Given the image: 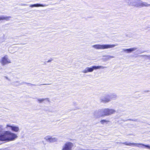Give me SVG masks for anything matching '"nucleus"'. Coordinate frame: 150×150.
Segmentation results:
<instances>
[{
	"label": "nucleus",
	"mask_w": 150,
	"mask_h": 150,
	"mask_svg": "<svg viewBox=\"0 0 150 150\" xmlns=\"http://www.w3.org/2000/svg\"><path fill=\"white\" fill-rule=\"evenodd\" d=\"M48 5H46V4H31L30 5V7H38L40 6L41 7H45L47 6Z\"/></svg>",
	"instance_id": "obj_12"
},
{
	"label": "nucleus",
	"mask_w": 150,
	"mask_h": 150,
	"mask_svg": "<svg viewBox=\"0 0 150 150\" xmlns=\"http://www.w3.org/2000/svg\"><path fill=\"white\" fill-rule=\"evenodd\" d=\"M148 59L150 60V55H149V56H148Z\"/></svg>",
	"instance_id": "obj_31"
},
{
	"label": "nucleus",
	"mask_w": 150,
	"mask_h": 150,
	"mask_svg": "<svg viewBox=\"0 0 150 150\" xmlns=\"http://www.w3.org/2000/svg\"><path fill=\"white\" fill-rule=\"evenodd\" d=\"M141 56L144 57V58L146 59H148V56H149V55H142Z\"/></svg>",
	"instance_id": "obj_26"
},
{
	"label": "nucleus",
	"mask_w": 150,
	"mask_h": 150,
	"mask_svg": "<svg viewBox=\"0 0 150 150\" xmlns=\"http://www.w3.org/2000/svg\"><path fill=\"white\" fill-rule=\"evenodd\" d=\"M110 100L112 99H115L116 98L117 95L115 93H111L108 95Z\"/></svg>",
	"instance_id": "obj_15"
},
{
	"label": "nucleus",
	"mask_w": 150,
	"mask_h": 150,
	"mask_svg": "<svg viewBox=\"0 0 150 150\" xmlns=\"http://www.w3.org/2000/svg\"><path fill=\"white\" fill-rule=\"evenodd\" d=\"M137 49V47H132L128 49H123L122 50L124 52H126L127 53H131L133 51H135Z\"/></svg>",
	"instance_id": "obj_11"
},
{
	"label": "nucleus",
	"mask_w": 150,
	"mask_h": 150,
	"mask_svg": "<svg viewBox=\"0 0 150 150\" xmlns=\"http://www.w3.org/2000/svg\"><path fill=\"white\" fill-rule=\"evenodd\" d=\"M102 110H99L98 111H96L94 113V116L96 118H99L100 117L103 116Z\"/></svg>",
	"instance_id": "obj_7"
},
{
	"label": "nucleus",
	"mask_w": 150,
	"mask_h": 150,
	"mask_svg": "<svg viewBox=\"0 0 150 150\" xmlns=\"http://www.w3.org/2000/svg\"><path fill=\"white\" fill-rule=\"evenodd\" d=\"M11 18V17L10 16H0V21L1 20H6V21H8L9 18Z\"/></svg>",
	"instance_id": "obj_14"
},
{
	"label": "nucleus",
	"mask_w": 150,
	"mask_h": 150,
	"mask_svg": "<svg viewBox=\"0 0 150 150\" xmlns=\"http://www.w3.org/2000/svg\"><path fill=\"white\" fill-rule=\"evenodd\" d=\"M24 84H29V85H33V86H35V84H31V83H26V82H22L21 83H19V85H20H20H22Z\"/></svg>",
	"instance_id": "obj_22"
},
{
	"label": "nucleus",
	"mask_w": 150,
	"mask_h": 150,
	"mask_svg": "<svg viewBox=\"0 0 150 150\" xmlns=\"http://www.w3.org/2000/svg\"><path fill=\"white\" fill-rule=\"evenodd\" d=\"M2 126L1 125H0V134L2 132L3 130Z\"/></svg>",
	"instance_id": "obj_27"
},
{
	"label": "nucleus",
	"mask_w": 150,
	"mask_h": 150,
	"mask_svg": "<svg viewBox=\"0 0 150 150\" xmlns=\"http://www.w3.org/2000/svg\"><path fill=\"white\" fill-rule=\"evenodd\" d=\"M122 143V144H125L126 145H128V146H131V143H128L127 142H123V143Z\"/></svg>",
	"instance_id": "obj_24"
},
{
	"label": "nucleus",
	"mask_w": 150,
	"mask_h": 150,
	"mask_svg": "<svg viewBox=\"0 0 150 150\" xmlns=\"http://www.w3.org/2000/svg\"><path fill=\"white\" fill-rule=\"evenodd\" d=\"M7 127H10L11 128V129L12 131L16 132H17L19 130V128L18 127H17L13 126H12L9 125H7Z\"/></svg>",
	"instance_id": "obj_13"
},
{
	"label": "nucleus",
	"mask_w": 150,
	"mask_h": 150,
	"mask_svg": "<svg viewBox=\"0 0 150 150\" xmlns=\"http://www.w3.org/2000/svg\"><path fill=\"white\" fill-rule=\"evenodd\" d=\"M5 78L6 79L8 80L9 81H11V80L10 79H9L7 76H4Z\"/></svg>",
	"instance_id": "obj_29"
},
{
	"label": "nucleus",
	"mask_w": 150,
	"mask_h": 150,
	"mask_svg": "<svg viewBox=\"0 0 150 150\" xmlns=\"http://www.w3.org/2000/svg\"><path fill=\"white\" fill-rule=\"evenodd\" d=\"M106 57L105 58V59L106 60H108L110 59L111 58H114V57L113 56H110L109 55H107L106 56H105Z\"/></svg>",
	"instance_id": "obj_19"
},
{
	"label": "nucleus",
	"mask_w": 150,
	"mask_h": 150,
	"mask_svg": "<svg viewBox=\"0 0 150 150\" xmlns=\"http://www.w3.org/2000/svg\"><path fill=\"white\" fill-rule=\"evenodd\" d=\"M17 137L16 134L9 131H5L0 135V140L10 141L14 140Z\"/></svg>",
	"instance_id": "obj_1"
},
{
	"label": "nucleus",
	"mask_w": 150,
	"mask_h": 150,
	"mask_svg": "<svg viewBox=\"0 0 150 150\" xmlns=\"http://www.w3.org/2000/svg\"><path fill=\"white\" fill-rule=\"evenodd\" d=\"M38 101L39 103H41L45 100H47L48 101H49L48 98H43L42 99L37 98Z\"/></svg>",
	"instance_id": "obj_16"
},
{
	"label": "nucleus",
	"mask_w": 150,
	"mask_h": 150,
	"mask_svg": "<svg viewBox=\"0 0 150 150\" xmlns=\"http://www.w3.org/2000/svg\"><path fill=\"white\" fill-rule=\"evenodd\" d=\"M18 83L19 82L18 81H15L13 83H11L12 84V85H14L16 86H20L19 83H18V84H16V83Z\"/></svg>",
	"instance_id": "obj_23"
},
{
	"label": "nucleus",
	"mask_w": 150,
	"mask_h": 150,
	"mask_svg": "<svg viewBox=\"0 0 150 150\" xmlns=\"http://www.w3.org/2000/svg\"><path fill=\"white\" fill-rule=\"evenodd\" d=\"M138 0H131V3L132 4V5L134 6L137 2Z\"/></svg>",
	"instance_id": "obj_20"
},
{
	"label": "nucleus",
	"mask_w": 150,
	"mask_h": 150,
	"mask_svg": "<svg viewBox=\"0 0 150 150\" xmlns=\"http://www.w3.org/2000/svg\"><path fill=\"white\" fill-rule=\"evenodd\" d=\"M47 84H42V85H46ZM42 84H40V85H42Z\"/></svg>",
	"instance_id": "obj_33"
},
{
	"label": "nucleus",
	"mask_w": 150,
	"mask_h": 150,
	"mask_svg": "<svg viewBox=\"0 0 150 150\" xmlns=\"http://www.w3.org/2000/svg\"><path fill=\"white\" fill-rule=\"evenodd\" d=\"M57 139L56 138H52L51 137L50 142H54L57 141Z\"/></svg>",
	"instance_id": "obj_18"
},
{
	"label": "nucleus",
	"mask_w": 150,
	"mask_h": 150,
	"mask_svg": "<svg viewBox=\"0 0 150 150\" xmlns=\"http://www.w3.org/2000/svg\"><path fill=\"white\" fill-rule=\"evenodd\" d=\"M107 68V67H103V66H93V68H94V69H103L104 68Z\"/></svg>",
	"instance_id": "obj_17"
},
{
	"label": "nucleus",
	"mask_w": 150,
	"mask_h": 150,
	"mask_svg": "<svg viewBox=\"0 0 150 150\" xmlns=\"http://www.w3.org/2000/svg\"><path fill=\"white\" fill-rule=\"evenodd\" d=\"M108 122V121L106 120H101L100 121V122L102 124H103L105 123L106 122Z\"/></svg>",
	"instance_id": "obj_25"
},
{
	"label": "nucleus",
	"mask_w": 150,
	"mask_h": 150,
	"mask_svg": "<svg viewBox=\"0 0 150 150\" xmlns=\"http://www.w3.org/2000/svg\"><path fill=\"white\" fill-rule=\"evenodd\" d=\"M144 92H149V90H147V91H145Z\"/></svg>",
	"instance_id": "obj_32"
},
{
	"label": "nucleus",
	"mask_w": 150,
	"mask_h": 150,
	"mask_svg": "<svg viewBox=\"0 0 150 150\" xmlns=\"http://www.w3.org/2000/svg\"><path fill=\"white\" fill-rule=\"evenodd\" d=\"M0 63L2 66H4L5 65L11 63V62L8 58V56L6 55L1 58L0 61Z\"/></svg>",
	"instance_id": "obj_3"
},
{
	"label": "nucleus",
	"mask_w": 150,
	"mask_h": 150,
	"mask_svg": "<svg viewBox=\"0 0 150 150\" xmlns=\"http://www.w3.org/2000/svg\"><path fill=\"white\" fill-rule=\"evenodd\" d=\"M117 45L118 44H117L114 45L105 44L101 45L98 44L93 45L92 47L96 49L104 50L108 48H112Z\"/></svg>",
	"instance_id": "obj_2"
},
{
	"label": "nucleus",
	"mask_w": 150,
	"mask_h": 150,
	"mask_svg": "<svg viewBox=\"0 0 150 150\" xmlns=\"http://www.w3.org/2000/svg\"><path fill=\"white\" fill-rule=\"evenodd\" d=\"M21 5L22 6H27L28 4H21Z\"/></svg>",
	"instance_id": "obj_28"
},
{
	"label": "nucleus",
	"mask_w": 150,
	"mask_h": 150,
	"mask_svg": "<svg viewBox=\"0 0 150 150\" xmlns=\"http://www.w3.org/2000/svg\"><path fill=\"white\" fill-rule=\"evenodd\" d=\"M52 60H48L47 61V62H50Z\"/></svg>",
	"instance_id": "obj_30"
},
{
	"label": "nucleus",
	"mask_w": 150,
	"mask_h": 150,
	"mask_svg": "<svg viewBox=\"0 0 150 150\" xmlns=\"http://www.w3.org/2000/svg\"><path fill=\"white\" fill-rule=\"evenodd\" d=\"M94 69V68H93V66L92 67H87L84 70L82 71V72L84 73H86L88 72H92L93 71Z\"/></svg>",
	"instance_id": "obj_9"
},
{
	"label": "nucleus",
	"mask_w": 150,
	"mask_h": 150,
	"mask_svg": "<svg viewBox=\"0 0 150 150\" xmlns=\"http://www.w3.org/2000/svg\"><path fill=\"white\" fill-rule=\"evenodd\" d=\"M131 120L129 119V120Z\"/></svg>",
	"instance_id": "obj_34"
},
{
	"label": "nucleus",
	"mask_w": 150,
	"mask_h": 150,
	"mask_svg": "<svg viewBox=\"0 0 150 150\" xmlns=\"http://www.w3.org/2000/svg\"><path fill=\"white\" fill-rule=\"evenodd\" d=\"M73 146V144L72 143L67 142L63 146L62 150H71V148Z\"/></svg>",
	"instance_id": "obj_5"
},
{
	"label": "nucleus",
	"mask_w": 150,
	"mask_h": 150,
	"mask_svg": "<svg viewBox=\"0 0 150 150\" xmlns=\"http://www.w3.org/2000/svg\"><path fill=\"white\" fill-rule=\"evenodd\" d=\"M131 146L133 145L135 146H137L139 147H140V146H139L138 145H142L143 146H145L146 147L150 149V146H149V145H145L144 144L142 143H131Z\"/></svg>",
	"instance_id": "obj_10"
},
{
	"label": "nucleus",
	"mask_w": 150,
	"mask_h": 150,
	"mask_svg": "<svg viewBox=\"0 0 150 150\" xmlns=\"http://www.w3.org/2000/svg\"><path fill=\"white\" fill-rule=\"evenodd\" d=\"M51 138V137L50 136H47L45 137L44 139H45L46 141H47L50 142V139Z\"/></svg>",
	"instance_id": "obj_21"
},
{
	"label": "nucleus",
	"mask_w": 150,
	"mask_h": 150,
	"mask_svg": "<svg viewBox=\"0 0 150 150\" xmlns=\"http://www.w3.org/2000/svg\"><path fill=\"white\" fill-rule=\"evenodd\" d=\"M100 101L103 103H106L110 101V99L109 98L108 95L105 96L100 99Z\"/></svg>",
	"instance_id": "obj_8"
},
{
	"label": "nucleus",
	"mask_w": 150,
	"mask_h": 150,
	"mask_svg": "<svg viewBox=\"0 0 150 150\" xmlns=\"http://www.w3.org/2000/svg\"><path fill=\"white\" fill-rule=\"evenodd\" d=\"M2 69V68L0 67V69Z\"/></svg>",
	"instance_id": "obj_35"
},
{
	"label": "nucleus",
	"mask_w": 150,
	"mask_h": 150,
	"mask_svg": "<svg viewBox=\"0 0 150 150\" xmlns=\"http://www.w3.org/2000/svg\"><path fill=\"white\" fill-rule=\"evenodd\" d=\"M149 5H150L148 4L146 2H143L141 1L138 0L137 2L134 5V6L138 7L144 6H148Z\"/></svg>",
	"instance_id": "obj_6"
},
{
	"label": "nucleus",
	"mask_w": 150,
	"mask_h": 150,
	"mask_svg": "<svg viewBox=\"0 0 150 150\" xmlns=\"http://www.w3.org/2000/svg\"><path fill=\"white\" fill-rule=\"evenodd\" d=\"M22 45H24V44H22Z\"/></svg>",
	"instance_id": "obj_36"
},
{
	"label": "nucleus",
	"mask_w": 150,
	"mask_h": 150,
	"mask_svg": "<svg viewBox=\"0 0 150 150\" xmlns=\"http://www.w3.org/2000/svg\"><path fill=\"white\" fill-rule=\"evenodd\" d=\"M103 115L108 116L112 114H113L115 112V111L113 109H109L108 108H105L102 109Z\"/></svg>",
	"instance_id": "obj_4"
}]
</instances>
